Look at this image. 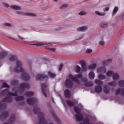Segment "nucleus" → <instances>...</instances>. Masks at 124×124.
<instances>
[{"label":"nucleus","instance_id":"f257e3e1","mask_svg":"<svg viewBox=\"0 0 124 124\" xmlns=\"http://www.w3.org/2000/svg\"><path fill=\"white\" fill-rule=\"evenodd\" d=\"M30 85L27 83H24L21 84L19 89L17 88H15L13 89L12 93L10 92L8 90H5L1 92L0 94L3 96L9 95L15 96L17 95V93L19 90V92H21V91H23L26 88L30 87Z\"/></svg>","mask_w":124,"mask_h":124},{"label":"nucleus","instance_id":"f03ea898","mask_svg":"<svg viewBox=\"0 0 124 124\" xmlns=\"http://www.w3.org/2000/svg\"><path fill=\"white\" fill-rule=\"evenodd\" d=\"M69 78L72 81H75L78 84L80 83V81L78 80V79L81 78L82 81L85 83V86L87 87H91L93 86V83L92 81L86 82L87 79L85 78H82L81 73H80L75 76H73L71 75H70L69 76Z\"/></svg>","mask_w":124,"mask_h":124},{"label":"nucleus","instance_id":"7ed1b4c3","mask_svg":"<svg viewBox=\"0 0 124 124\" xmlns=\"http://www.w3.org/2000/svg\"><path fill=\"white\" fill-rule=\"evenodd\" d=\"M33 112L34 114L39 115V124H46V122L43 118L44 114L43 113L40 112L39 109L37 108H34L33 110Z\"/></svg>","mask_w":124,"mask_h":124},{"label":"nucleus","instance_id":"20e7f679","mask_svg":"<svg viewBox=\"0 0 124 124\" xmlns=\"http://www.w3.org/2000/svg\"><path fill=\"white\" fill-rule=\"evenodd\" d=\"M74 110L77 113L75 116L76 121L78 122L82 121L83 119L84 115L80 113V109L77 106H75L74 108Z\"/></svg>","mask_w":124,"mask_h":124},{"label":"nucleus","instance_id":"39448f33","mask_svg":"<svg viewBox=\"0 0 124 124\" xmlns=\"http://www.w3.org/2000/svg\"><path fill=\"white\" fill-rule=\"evenodd\" d=\"M12 99L10 97L5 98L2 101H0V110H4L6 108V103H9L12 101Z\"/></svg>","mask_w":124,"mask_h":124},{"label":"nucleus","instance_id":"423d86ee","mask_svg":"<svg viewBox=\"0 0 124 124\" xmlns=\"http://www.w3.org/2000/svg\"><path fill=\"white\" fill-rule=\"evenodd\" d=\"M16 67L14 69V72L18 73L20 72H22L23 69L21 67L23 65L22 62L18 60L16 62Z\"/></svg>","mask_w":124,"mask_h":124},{"label":"nucleus","instance_id":"0eeeda50","mask_svg":"<svg viewBox=\"0 0 124 124\" xmlns=\"http://www.w3.org/2000/svg\"><path fill=\"white\" fill-rule=\"evenodd\" d=\"M51 112L52 117L57 124H62L60 120L57 116L55 112L53 110L51 111Z\"/></svg>","mask_w":124,"mask_h":124},{"label":"nucleus","instance_id":"6e6552de","mask_svg":"<svg viewBox=\"0 0 124 124\" xmlns=\"http://www.w3.org/2000/svg\"><path fill=\"white\" fill-rule=\"evenodd\" d=\"M16 13L18 15H21L24 16L25 15L31 16H35V15L33 14L28 13H24L20 11H17L16 12Z\"/></svg>","mask_w":124,"mask_h":124},{"label":"nucleus","instance_id":"1a4fd4ad","mask_svg":"<svg viewBox=\"0 0 124 124\" xmlns=\"http://www.w3.org/2000/svg\"><path fill=\"white\" fill-rule=\"evenodd\" d=\"M9 114L8 112H5L2 113L0 116V119L1 120H3L8 117Z\"/></svg>","mask_w":124,"mask_h":124},{"label":"nucleus","instance_id":"9d476101","mask_svg":"<svg viewBox=\"0 0 124 124\" xmlns=\"http://www.w3.org/2000/svg\"><path fill=\"white\" fill-rule=\"evenodd\" d=\"M37 101V99L35 98H29L27 100V102L28 104L31 105Z\"/></svg>","mask_w":124,"mask_h":124},{"label":"nucleus","instance_id":"9b49d317","mask_svg":"<svg viewBox=\"0 0 124 124\" xmlns=\"http://www.w3.org/2000/svg\"><path fill=\"white\" fill-rule=\"evenodd\" d=\"M22 79L24 81H27L30 79L29 76L28 74L26 73H23L21 76Z\"/></svg>","mask_w":124,"mask_h":124},{"label":"nucleus","instance_id":"f8f14e48","mask_svg":"<svg viewBox=\"0 0 124 124\" xmlns=\"http://www.w3.org/2000/svg\"><path fill=\"white\" fill-rule=\"evenodd\" d=\"M48 86L47 84H45L43 83L41 85V90L43 95L46 97H47L46 94L45 93L46 91L44 89L45 88L47 87Z\"/></svg>","mask_w":124,"mask_h":124},{"label":"nucleus","instance_id":"ddd939ff","mask_svg":"<svg viewBox=\"0 0 124 124\" xmlns=\"http://www.w3.org/2000/svg\"><path fill=\"white\" fill-rule=\"evenodd\" d=\"M65 85L68 88L71 87L73 85L72 82L69 79H67L65 83Z\"/></svg>","mask_w":124,"mask_h":124},{"label":"nucleus","instance_id":"4468645a","mask_svg":"<svg viewBox=\"0 0 124 124\" xmlns=\"http://www.w3.org/2000/svg\"><path fill=\"white\" fill-rule=\"evenodd\" d=\"M81 66L82 70L85 71L87 70L86 64L85 62L84 61H81Z\"/></svg>","mask_w":124,"mask_h":124},{"label":"nucleus","instance_id":"2eb2a0df","mask_svg":"<svg viewBox=\"0 0 124 124\" xmlns=\"http://www.w3.org/2000/svg\"><path fill=\"white\" fill-rule=\"evenodd\" d=\"M16 120L15 116L14 114L11 115L9 118V122L10 124L13 123Z\"/></svg>","mask_w":124,"mask_h":124},{"label":"nucleus","instance_id":"dca6fc26","mask_svg":"<svg viewBox=\"0 0 124 124\" xmlns=\"http://www.w3.org/2000/svg\"><path fill=\"white\" fill-rule=\"evenodd\" d=\"M97 71L99 73H104L106 72V69L104 67H100L97 69Z\"/></svg>","mask_w":124,"mask_h":124},{"label":"nucleus","instance_id":"f3484780","mask_svg":"<svg viewBox=\"0 0 124 124\" xmlns=\"http://www.w3.org/2000/svg\"><path fill=\"white\" fill-rule=\"evenodd\" d=\"M102 88L100 86H96L94 89V91L97 93H99L101 92Z\"/></svg>","mask_w":124,"mask_h":124},{"label":"nucleus","instance_id":"a211bd4d","mask_svg":"<svg viewBox=\"0 0 124 124\" xmlns=\"http://www.w3.org/2000/svg\"><path fill=\"white\" fill-rule=\"evenodd\" d=\"M120 94L123 95H124V88L121 89H118L117 90L116 93V95H117Z\"/></svg>","mask_w":124,"mask_h":124},{"label":"nucleus","instance_id":"6ab92c4d","mask_svg":"<svg viewBox=\"0 0 124 124\" xmlns=\"http://www.w3.org/2000/svg\"><path fill=\"white\" fill-rule=\"evenodd\" d=\"M84 124H93L90 121L89 118L88 117H86L84 119L82 120Z\"/></svg>","mask_w":124,"mask_h":124},{"label":"nucleus","instance_id":"aec40b11","mask_svg":"<svg viewBox=\"0 0 124 124\" xmlns=\"http://www.w3.org/2000/svg\"><path fill=\"white\" fill-rule=\"evenodd\" d=\"M88 27L87 26H83L78 28L77 30L80 31H84L87 29Z\"/></svg>","mask_w":124,"mask_h":124},{"label":"nucleus","instance_id":"412c9836","mask_svg":"<svg viewBox=\"0 0 124 124\" xmlns=\"http://www.w3.org/2000/svg\"><path fill=\"white\" fill-rule=\"evenodd\" d=\"M64 95L67 98H70L71 95L70 92L69 90H66L65 91Z\"/></svg>","mask_w":124,"mask_h":124},{"label":"nucleus","instance_id":"4be33fe9","mask_svg":"<svg viewBox=\"0 0 124 124\" xmlns=\"http://www.w3.org/2000/svg\"><path fill=\"white\" fill-rule=\"evenodd\" d=\"M46 75H37L36 77V78L37 79L39 80L42 78H47Z\"/></svg>","mask_w":124,"mask_h":124},{"label":"nucleus","instance_id":"5701e85b","mask_svg":"<svg viewBox=\"0 0 124 124\" xmlns=\"http://www.w3.org/2000/svg\"><path fill=\"white\" fill-rule=\"evenodd\" d=\"M9 57V59L10 61H13L15 60H17V57L15 55H10Z\"/></svg>","mask_w":124,"mask_h":124},{"label":"nucleus","instance_id":"b1692460","mask_svg":"<svg viewBox=\"0 0 124 124\" xmlns=\"http://www.w3.org/2000/svg\"><path fill=\"white\" fill-rule=\"evenodd\" d=\"M104 91L105 93H109L110 92L109 87L106 85H105L104 87Z\"/></svg>","mask_w":124,"mask_h":124},{"label":"nucleus","instance_id":"393cba45","mask_svg":"<svg viewBox=\"0 0 124 124\" xmlns=\"http://www.w3.org/2000/svg\"><path fill=\"white\" fill-rule=\"evenodd\" d=\"M108 25V22L102 23L100 24V27L102 28H105L107 27Z\"/></svg>","mask_w":124,"mask_h":124},{"label":"nucleus","instance_id":"a878e982","mask_svg":"<svg viewBox=\"0 0 124 124\" xmlns=\"http://www.w3.org/2000/svg\"><path fill=\"white\" fill-rule=\"evenodd\" d=\"M10 7L15 10H20L21 9V8L20 7L16 5H12Z\"/></svg>","mask_w":124,"mask_h":124},{"label":"nucleus","instance_id":"bb28decb","mask_svg":"<svg viewBox=\"0 0 124 124\" xmlns=\"http://www.w3.org/2000/svg\"><path fill=\"white\" fill-rule=\"evenodd\" d=\"M96 67V64H93L89 66L88 69L90 70H93L95 69Z\"/></svg>","mask_w":124,"mask_h":124},{"label":"nucleus","instance_id":"cd10ccee","mask_svg":"<svg viewBox=\"0 0 124 124\" xmlns=\"http://www.w3.org/2000/svg\"><path fill=\"white\" fill-rule=\"evenodd\" d=\"M113 78L114 80L116 81L119 78V76L117 73H115L113 74Z\"/></svg>","mask_w":124,"mask_h":124},{"label":"nucleus","instance_id":"c85d7f7f","mask_svg":"<svg viewBox=\"0 0 124 124\" xmlns=\"http://www.w3.org/2000/svg\"><path fill=\"white\" fill-rule=\"evenodd\" d=\"M66 103L70 107H72L74 104L73 102L70 100H67Z\"/></svg>","mask_w":124,"mask_h":124},{"label":"nucleus","instance_id":"c756f323","mask_svg":"<svg viewBox=\"0 0 124 124\" xmlns=\"http://www.w3.org/2000/svg\"><path fill=\"white\" fill-rule=\"evenodd\" d=\"M94 74L93 72L91 71L89 73V77L91 79H93L94 78Z\"/></svg>","mask_w":124,"mask_h":124},{"label":"nucleus","instance_id":"7c9ffc66","mask_svg":"<svg viewBox=\"0 0 124 124\" xmlns=\"http://www.w3.org/2000/svg\"><path fill=\"white\" fill-rule=\"evenodd\" d=\"M24 99V98L21 96L16 97L15 98V100L17 101H21L23 100Z\"/></svg>","mask_w":124,"mask_h":124},{"label":"nucleus","instance_id":"2f4dec72","mask_svg":"<svg viewBox=\"0 0 124 124\" xmlns=\"http://www.w3.org/2000/svg\"><path fill=\"white\" fill-rule=\"evenodd\" d=\"M25 95L29 97L33 95L34 93L32 92H26Z\"/></svg>","mask_w":124,"mask_h":124},{"label":"nucleus","instance_id":"473e14b6","mask_svg":"<svg viewBox=\"0 0 124 124\" xmlns=\"http://www.w3.org/2000/svg\"><path fill=\"white\" fill-rule=\"evenodd\" d=\"M48 74L49 76L52 78H54L56 76L55 74L51 72H49L48 73Z\"/></svg>","mask_w":124,"mask_h":124},{"label":"nucleus","instance_id":"72a5a7b5","mask_svg":"<svg viewBox=\"0 0 124 124\" xmlns=\"http://www.w3.org/2000/svg\"><path fill=\"white\" fill-rule=\"evenodd\" d=\"M94 82L95 84L98 85H101L102 84V82L99 79L95 80Z\"/></svg>","mask_w":124,"mask_h":124},{"label":"nucleus","instance_id":"f704fd0d","mask_svg":"<svg viewBox=\"0 0 124 124\" xmlns=\"http://www.w3.org/2000/svg\"><path fill=\"white\" fill-rule=\"evenodd\" d=\"M111 61V59H109L107 61H105L103 62V64L104 65H107L109 64V62Z\"/></svg>","mask_w":124,"mask_h":124},{"label":"nucleus","instance_id":"c9c22d12","mask_svg":"<svg viewBox=\"0 0 124 124\" xmlns=\"http://www.w3.org/2000/svg\"><path fill=\"white\" fill-rule=\"evenodd\" d=\"M95 13L96 14L98 15L101 16H104L105 15V13H101L98 11H96L95 12Z\"/></svg>","mask_w":124,"mask_h":124},{"label":"nucleus","instance_id":"e433bc0d","mask_svg":"<svg viewBox=\"0 0 124 124\" xmlns=\"http://www.w3.org/2000/svg\"><path fill=\"white\" fill-rule=\"evenodd\" d=\"M118 10V8L117 7H115L112 13V16L115 14L117 12Z\"/></svg>","mask_w":124,"mask_h":124},{"label":"nucleus","instance_id":"4c0bfd02","mask_svg":"<svg viewBox=\"0 0 124 124\" xmlns=\"http://www.w3.org/2000/svg\"><path fill=\"white\" fill-rule=\"evenodd\" d=\"M114 74V72L111 71H109L107 73V75L108 77L111 76Z\"/></svg>","mask_w":124,"mask_h":124},{"label":"nucleus","instance_id":"58836bf2","mask_svg":"<svg viewBox=\"0 0 124 124\" xmlns=\"http://www.w3.org/2000/svg\"><path fill=\"white\" fill-rule=\"evenodd\" d=\"M119 85L120 86H124V80H120L119 82Z\"/></svg>","mask_w":124,"mask_h":124},{"label":"nucleus","instance_id":"ea45409f","mask_svg":"<svg viewBox=\"0 0 124 124\" xmlns=\"http://www.w3.org/2000/svg\"><path fill=\"white\" fill-rule=\"evenodd\" d=\"M98 78L101 80L104 79L106 78V76L102 75H100L98 76Z\"/></svg>","mask_w":124,"mask_h":124},{"label":"nucleus","instance_id":"a19ab883","mask_svg":"<svg viewBox=\"0 0 124 124\" xmlns=\"http://www.w3.org/2000/svg\"><path fill=\"white\" fill-rule=\"evenodd\" d=\"M116 85V83L115 82L109 83L108 84V85L111 86H115Z\"/></svg>","mask_w":124,"mask_h":124},{"label":"nucleus","instance_id":"79ce46f5","mask_svg":"<svg viewBox=\"0 0 124 124\" xmlns=\"http://www.w3.org/2000/svg\"><path fill=\"white\" fill-rule=\"evenodd\" d=\"M76 72L77 73H78L81 70V68L79 66L76 65Z\"/></svg>","mask_w":124,"mask_h":124},{"label":"nucleus","instance_id":"37998d69","mask_svg":"<svg viewBox=\"0 0 124 124\" xmlns=\"http://www.w3.org/2000/svg\"><path fill=\"white\" fill-rule=\"evenodd\" d=\"M67 7V5L66 4H64L62 5V6L60 7V8L61 9H63L66 8Z\"/></svg>","mask_w":124,"mask_h":124},{"label":"nucleus","instance_id":"c03bdc74","mask_svg":"<svg viewBox=\"0 0 124 124\" xmlns=\"http://www.w3.org/2000/svg\"><path fill=\"white\" fill-rule=\"evenodd\" d=\"M78 14L82 16L86 15V13L84 11H82L80 12L79 13H78Z\"/></svg>","mask_w":124,"mask_h":124},{"label":"nucleus","instance_id":"a18cd8bd","mask_svg":"<svg viewBox=\"0 0 124 124\" xmlns=\"http://www.w3.org/2000/svg\"><path fill=\"white\" fill-rule=\"evenodd\" d=\"M63 65L61 63L60 64L58 70L59 71H61L62 70V69L63 67Z\"/></svg>","mask_w":124,"mask_h":124},{"label":"nucleus","instance_id":"49530a36","mask_svg":"<svg viewBox=\"0 0 124 124\" xmlns=\"http://www.w3.org/2000/svg\"><path fill=\"white\" fill-rule=\"evenodd\" d=\"M18 83V82L16 80H14L12 81L11 84L13 85H16Z\"/></svg>","mask_w":124,"mask_h":124},{"label":"nucleus","instance_id":"de8ad7c7","mask_svg":"<svg viewBox=\"0 0 124 124\" xmlns=\"http://www.w3.org/2000/svg\"><path fill=\"white\" fill-rule=\"evenodd\" d=\"M3 86L4 87H6L8 88L9 87V86L6 83L4 82L3 83Z\"/></svg>","mask_w":124,"mask_h":124},{"label":"nucleus","instance_id":"09e8293b","mask_svg":"<svg viewBox=\"0 0 124 124\" xmlns=\"http://www.w3.org/2000/svg\"><path fill=\"white\" fill-rule=\"evenodd\" d=\"M1 54H7L9 53L8 52L5 50L3 51L1 53Z\"/></svg>","mask_w":124,"mask_h":124},{"label":"nucleus","instance_id":"8fccbe9b","mask_svg":"<svg viewBox=\"0 0 124 124\" xmlns=\"http://www.w3.org/2000/svg\"><path fill=\"white\" fill-rule=\"evenodd\" d=\"M92 50L90 49H87L86 51V52L87 54H90L92 52Z\"/></svg>","mask_w":124,"mask_h":124},{"label":"nucleus","instance_id":"3c124183","mask_svg":"<svg viewBox=\"0 0 124 124\" xmlns=\"http://www.w3.org/2000/svg\"><path fill=\"white\" fill-rule=\"evenodd\" d=\"M5 25L9 27H11L12 26V25L11 24H10L9 23H6Z\"/></svg>","mask_w":124,"mask_h":124},{"label":"nucleus","instance_id":"603ef678","mask_svg":"<svg viewBox=\"0 0 124 124\" xmlns=\"http://www.w3.org/2000/svg\"><path fill=\"white\" fill-rule=\"evenodd\" d=\"M7 55H0V59L3 58Z\"/></svg>","mask_w":124,"mask_h":124},{"label":"nucleus","instance_id":"864d4df0","mask_svg":"<svg viewBox=\"0 0 124 124\" xmlns=\"http://www.w3.org/2000/svg\"><path fill=\"white\" fill-rule=\"evenodd\" d=\"M99 44L101 45H103L104 44V42L103 41H100L99 42Z\"/></svg>","mask_w":124,"mask_h":124},{"label":"nucleus","instance_id":"5fc2aeb1","mask_svg":"<svg viewBox=\"0 0 124 124\" xmlns=\"http://www.w3.org/2000/svg\"><path fill=\"white\" fill-rule=\"evenodd\" d=\"M109 8L108 7H106L104 9V10L105 11H107L108 10H109Z\"/></svg>","mask_w":124,"mask_h":124},{"label":"nucleus","instance_id":"6e6d98bb","mask_svg":"<svg viewBox=\"0 0 124 124\" xmlns=\"http://www.w3.org/2000/svg\"><path fill=\"white\" fill-rule=\"evenodd\" d=\"M3 4L5 7L7 8H8L9 7V6L8 4L6 3H4Z\"/></svg>","mask_w":124,"mask_h":124},{"label":"nucleus","instance_id":"4d7b16f0","mask_svg":"<svg viewBox=\"0 0 124 124\" xmlns=\"http://www.w3.org/2000/svg\"><path fill=\"white\" fill-rule=\"evenodd\" d=\"M50 51L52 52H54L55 51V49L54 48H51L50 49Z\"/></svg>","mask_w":124,"mask_h":124},{"label":"nucleus","instance_id":"13d9d810","mask_svg":"<svg viewBox=\"0 0 124 124\" xmlns=\"http://www.w3.org/2000/svg\"><path fill=\"white\" fill-rule=\"evenodd\" d=\"M28 63L29 65L30 66H31V62L29 60H28Z\"/></svg>","mask_w":124,"mask_h":124},{"label":"nucleus","instance_id":"bf43d9fd","mask_svg":"<svg viewBox=\"0 0 124 124\" xmlns=\"http://www.w3.org/2000/svg\"><path fill=\"white\" fill-rule=\"evenodd\" d=\"M18 37L19 38L21 39L22 40H23L24 39V38H22L20 36H18Z\"/></svg>","mask_w":124,"mask_h":124},{"label":"nucleus","instance_id":"052dcab7","mask_svg":"<svg viewBox=\"0 0 124 124\" xmlns=\"http://www.w3.org/2000/svg\"><path fill=\"white\" fill-rule=\"evenodd\" d=\"M34 45H36L37 46H39L41 45L39 44H34Z\"/></svg>","mask_w":124,"mask_h":124},{"label":"nucleus","instance_id":"680f3d73","mask_svg":"<svg viewBox=\"0 0 124 124\" xmlns=\"http://www.w3.org/2000/svg\"><path fill=\"white\" fill-rule=\"evenodd\" d=\"M121 19L123 20H124V15L121 18Z\"/></svg>","mask_w":124,"mask_h":124},{"label":"nucleus","instance_id":"e2e57ef3","mask_svg":"<svg viewBox=\"0 0 124 124\" xmlns=\"http://www.w3.org/2000/svg\"><path fill=\"white\" fill-rule=\"evenodd\" d=\"M57 0H53L54 1V2H56Z\"/></svg>","mask_w":124,"mask_h":124},{"label":"nucleus","instance_id":"0e129e2a","mask_svg":"<svg viewBox=\"0 0 124 124\" xmlns=\"http://www.w3.org/2000/svg\"><path fill=\"white\" fill-rule=\"evenodd\" d=\"M4 124H9L8 123H4Z\"/></svg>","mask_w":124,"mask_h":124},{"label":"nucleus","instance_id":"69168bd1","mask_svg":"<svg viewBox=\"0 0 124 124\" xmlns=\"http://www.w3.org/2000/svg\"><path fill=\"white\" fill-rule=\"evenodd\" d=\"M48 124H54L52 123H50Z\"/></svg>","mask_w":124,"mask_h":124},{"label":"nucleus","instance_id":"338daca9","mask_svg":"<svg viewBox=\"0 0 124 124\" xmlns=\"http://www.w3.org/2000/svg\"><path fill=\"white\" fill-rule=\"evenodd\" d=\"M79 124H83L82 123H80Z\"/></svg>","mask_w":124,"mask_h":124},{"label":"nucleus","instance_id":"774afa93","mask_svg":"<svg viewBox=\"0 0 124 124\" xmlns=\"http://www.w3.org/2000/svg\"><path fill=\"white\" fill-rule=\"evenodd\" d=\"M82 38H80V39H82Z\"/></svg>","mask_w":124,"mask_h":124}]
</instances>
